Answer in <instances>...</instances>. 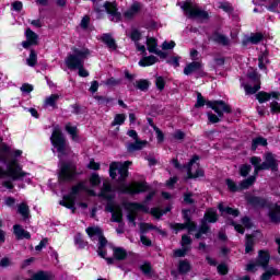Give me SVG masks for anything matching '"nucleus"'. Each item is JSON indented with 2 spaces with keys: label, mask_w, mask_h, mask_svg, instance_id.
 <instances>
[{
  "label": "nucleus",
  "mask_w": 280,
  "mask_h": 280,
  "mask_svg": "<svg viewBox=\"0 0 280 280\" xmlns=\"http://www.w3.org/2000/svg\"><path fill=\"white\" fill-rule=\"evenodd\" d=\"M253 170V167L248 164H243L240 167V175L243 176L244 178H246V176H248V174H250V171Z\"/></svg>",
  "instance_id": "obj_52"
},
{
  "label": "nucleus",
  "mask_w": 280,
  "mask_h": 280,
  "mask_svg": "<svg viewBox=\"0 0 280 280\" xmlns=\"http://www.w3.org/2000/svg\"><path fill=\"white\" fill-rule=\"evenodd\" d=\"M126 121L125 114H117L112 121V126H121Z\"/></svg>",
  "instance_id": "obj_47"
},
{
  "label": "nucleus",
  "mask_w": 280,
  "mask_h": 280,
  "mask_svg": "<svg viewBox=\"0 0 280 280\" xmlns=\"http://www.w3.org/2000/svg\"><path fill=\"white\" fill-rule=\"evenodd\" d=\"M207 106L208 108H212L218 117H224V113H232L231 105L226 104L224 101H208Z\"/></svg>",
  "instance_id": "obj_11"
},
{
  "label": "nucleus",
  "mask_w": 280,
  "mask_h": 280,
  "mask_svg": "<svg viewBox=\"0 0 280 280\" xmlns=\"http://www.w3.org/2000/svg\"><path fill=\"white\" fill-rule=\"evenodd\" d=\"M89 54L91 52L86 48H83V49L74 48L73 54L69 55L66 58V65L68 69L70 70L78 69L79 75L81 78H89V71L84 69V60H86V58L89 57Z\"/></svg>",
  "instance_id": "obj_4"
},
{
  "label": "nucleus",
  "mask_w": 280,
  "mask_h": 280,
  "mask_svg": "<svg viewBox=\"0 0 280 280\" xmlns=\"http://www.w3.org/2000/svg\"><path fill=\"white\" fill-rule=\"evenodd\" d=\"M102 40L113 51H115V49H117V44L115 43V39L110 35L104 34L103 37H102Z\"/></svg>",
  "instance_id": "obj_35"
},
{
  "label": "nucleus",
  "mask_w": 280,
  "mask_h": 280,
  "mask_svg": "<svg viewBox=\"0 0 280 280\" xmlns=\"http://www.w3.org/2000/svg\"><path fill=\"white\" fill-rule=\"evenodd\" d=\"M151 128H153V130L155 131L159 143H163L165 139L163 131H161V129H159V127H156L154 124H151Z\"/></svg>",
  "instance_id": "obj_53"
},
{
  "label": "nucleus",
  "mask_w": 280,
  "mask_h": 280,
  "mask_svg": "<svg viewBox=\"0 0 280 280\" xmlns=\"http://www.w3.org/2000/svg\"><path fill=\"white\" fill-rule=\"evenodd\" d=\"M28 280H49V276L45 271H39L33 275Z\"/></svg>",
  "instance_id": "obj_55"
},
{
  "label": "nucleus",
  "mask_w": 280,
  "mask_h": 280,
  "mask_svg": "<svg viewBox=\"0 0 280 280\" xmlns=\"http://www.w3.org/2000/svg\"><path fill=\"white\" fill-rule=\"evenodd\" d=\"M268 217L270 219V222H272L273 224H279V222H280V202L270 205Z\"/></svg>",
  "instance_id": "obj_13"
},
{
  "label": "nucleus",
  "mask_w": 280,
  "mask_h": 280,
  "mask_svg": "<svg viewBox=\"0 0 280 280\" xmlns=\"http://www.w3.org/2000/svg\"><path fill=\"white\" fill-rule=\"evenodd\" d=\"M271 97H279V93L272 92L271 94H268L266 92H260L256 95V98L260 104H264V102L270 101Z\"/></svg>",
  "instance_id": "obj_26"
},
{
  "label": "nucleus",
  "mask_w": 280,
  "mask_h": 280,
  "mask_svg": "<svg viewBox=\"0 0 280 280\" xmlns=\"http://www.w3.org/2000/svg\"><path fill=\"white\" fill-rule=\"evenodd\" d=\"M156 39L155 38H148L147 39V47H148V51H150V54H154V51H156Z\"/></svg>",
  "instance_id": "obj_48"
},
{
  "label": "nucleus",
  "mask_w": 280,
  "mask_h": 280,
  "mask_svg": "<svg viewBox=\"0 0 280 280\" xmlns=\"http://www.w3.org/2000/svg\"><path fill=\"white\" fill-rule=\"evenodd\" d=\"M130 38L133 40V43H139V40H141V33L137 30H133L131 31Z\"/></svg>",
  "instance_id": "obj_63"
},
{
  "label": "nucleus",
  "mask_w": 280,
  "mask_h": 280,
  "mask_svg": "<svg viewBox=\"0 0 280 280\" xmlns=\"http://www.w3.org/2000/svg\"><path fill=\"white\" fill-rule=\"evenodd\" d=\"M219 211H221V213H226L228 215H233V218H237V215H240V210L233 209L231 207L224 208L222 203L219 205Z\"/></svg>",
  "instance_id": "obj_33"
},
{
  "label": "nucleus",
  "mask_w": 280,
  "mask_h": 280,
  "mask_svg": "<svg viewBox=\"0 0 280 280\" xmlns=\"http://www.w3.org/2000/svg\"><path fill=\"white\" fill-rule=\"evenodd\" d=\"M248 202L254 207H266V199L260 197H252L248 199Z\"/></svg>",
  "instance_id": "obj_39"
},
{
  "label": "nucleus",
  "mask_w": 280,
  "mask_h": 280,
  "mask_svg": "<svg viewBox=\"0 0 280 280\" xmlns=\"http://www.w3.org/2000/svg\"><path fill=\"white\" fill-rule=\"evenodd\" d=\"M80 191H88L90 196H95V192L93 190H90L86 187L85 182H80L79 184L72 187L71 192L65 196L63 200H61L59 205H61V207H66L67 209H70L72 213H75V198L78 194H80Z\"/></svg>",
  "instance_id": "obj_5"
},
{
  "label": "nucleus",
  "mask_w": 280,
  "mask_h": 280,
  "mask_svg": "<svg viewBox=\"0 0 280 280\" xmlns=\"http://www.w3.org/2000/svg\"><path fill=\"white\" fill-rule=\"evenodd\" d=\"M148 231H156L160 235H165V232L152 223H140V233H148Z\"/></svg>",
  "instance_id": "obj_24"
},
{
  "label": "nucleus",
  "mask_w": 280,
  "mask_h": 280,
  "mask_svg": "<svg viewBox=\"0 0 280 280\" xmlns=\"http://www.w3.org/2000/svg\"><path fill=\"white\" fill-rule=\"evenodd\" d=\"M94 98L97 101L100 106H108V104H112L113 102V98L108 96H95Z\"/></svg>",
  "instance_id": "obj_46"
},
{
  "label": "nucleus",
  "mask_w": 280,
  "mask_h": 280,
  "mask_svg": "<svg viewBox=\"0 0 280 280\" xmlns=\"http://www.w3.org/2000/svg\"><path fill=\"white\" fill-rule=\"evenodd\" d=\"M155 62H159V59L154 56L144 57L139 61L140 67H151V65H155Z\"/></svg>",
  "instance_id": "obj_36"
},
{
  "label": "nucleus",
  "mask_w": 280,
  "mask_h": 280,
  "mask_svg": "<svg viewBox=\"0 0 280 280\" xmlns=\"http://www.w3.org/2000/svg\"><path fill=\"white\" fill-rule=\"evenodd\" d=\"M260 89H261V86L259 84H256L254 86H250L248 84L244 85L246 95H255V93H257V91H259Z\"/></svg>",
  "instance_id": "obj_43"
},
{
  "label": "nucleus",
  "mask_w": 280,
  "mask_h": 280,
  "mask_svg": "<svg viewBox=\"0 0 280 280\" xmlns=\"http://www.w3.org/2000/svg\"><path fill=\"white\" fill-rule=\"evenodd\" d=\"M180 244L184 248H191V237L188 235H183Z\"/></svg>",
  "instance_id": "obj_56"
},
{
  "label": "nucleus",
  "mask_w": 280,
  "mask_h": 280,
  "mask_svg": "<svg viewBox=\"0 0 280 280\" xmlns=\"http://www.w3.org/2000/svg\"><path fill=\"white\" fill-rule=\"evenodd\" d=\"M219 8L223 12H233V5H231L229 2H220Z\"/></svg>",
  "instance_id": "obj_61"
},
{
  "label": "nucleus",
  "mask_w": 280,
  "mask_h": 280,
  "mask_svg": "<svg viewBox=\"0 0 280 280\" xmlns=\"http://www.w3.org/2000/svg\"><path fill=\"white\" fill-rule=\"evenodd\" d=\"M100 196H102V198H105L106 200H112L113 188L110 187V183L104 182Z\"/></svg>",
  "instance_id": "obj_23"
},
{
  "label": "nucleus",
  "mask_w": 280,
  "mask_h": 280,
  "mask_svg": "<svg viewBox=\"0 0 280 280\" xmlns=\"http://www.w3.org/2000/svg\"><path fill=\"white\" fill-rule=\"evenodd\" d=\"M252 165H254V175L257 176L259 172H261L264 168H261V158L258 156H252L250 161Z\"/></svg>",
  "instance_id": "obj_32"
},
{
  "label": "nucleus",
  "mask_w": 280,
  "mask_h": 280,
  "mask_svg": "<svg viewBox=\"0 0 280 280\" xmlns=\"http://www.w3.org/2000/svg\"><path fill=\"white\" fill-rule=\"evenodd\" d=\"M74 244H77L79 248H85V246H89V242L84 241V238L82 237V234H77L74 236Z\"/></svg>",
  "instance_id": "obj_44"
},
{
  "label": "nucleus",
  "mask_w": 280,
  "mask_h": 280,
  "mask_svg": "<svg viewBox=\"0 0 280 280\" xmlns=\"http://www.w3.org/2000/svg\"><path fill=\"white\" fill-rule=\"evenodd\" d=\"M191 270V264L189 260H179L178 264V272L179 275H187Z\"/></svg>",
  "instance_id": "obj_31"
},
{
  "label": "nucleus",
  "mask_w": 280,
  "mask_h": 280,
  "mask_svg": "<svg viewBox=\"0 0 280 280\" xmlns=\"http://www.w3.org/2000/svg\"><path fill=\"white\" fill-rule=\"evenodd\" d=\"M105 211L112 213V222H117L118 224H121L124 220V212L119 205L108 203L105 208Z\"/></svg>",
  "instance_id": "obj_12"
},
{
  "label": "nucleus",
  "mask_w": 280,
  "mask_h": 280,
  "mask_svg": "<svg viewBox=\"0 0 280 280\" xmlns=\"http://www.w3.org/2000/svg\"><path fill=\"white\" fill-rule=\"evenodd\" d=\"M90 183L91 185H93V187H97V185H100L101 180H100V175L97 174H92L91 178H90Z\"/></svg>",
  "instance_id": "obj_64"
},
{
  "label": "nucleus",
  "mask_w": 280,
  "mask_h": 280,
  "mask_svg": "<svg viewBox=\"0 0 280 280\" xmlns=\"http://www.w3.org/2000/svg\"><path fill=\"white\" fill-rule=\"evenodd\" d=\"M140 269L143 272V275H145L147 277H152V265H150L149 262H144L140 267Z\"/></svg>",
  "instance_id": "obj_54"
},
{
  "label": "nucleus",
  "mask_w": 280,
  "mask_h": 280,
  "mask_svg": "<svg viewBox=\"0 0 280 280\" xmlns=\"http://www.w3.org/2000/svg\"><path fill=\"white\" fill-rule=\"evenodd\" d=\"M247 78H249V80H253L254 82H259L261 75L257 72V70L250 68L247 72Z\"/></svg>",
  "instance_id": "obj_45"
},
{
  "label": "nucleus",
  "mask_w": 280,
  "mask_h": 280,
  "mask_svg": "<svg viewBox=\"0 0 280 280\" xmlns=\"http://www.w3.org/2000/svg\"><path fill=\"white\" fill-rule=\"evenodd\" d=\"M66 130L71 135L73 141H78V127H73L71 124H68L66 126Z\"/></svg>",
  "instance_id": "obj_49"
},
{
  "label": "nucleus",
  "mask_w": 280,
  "mask_h": 280,
  "mask_svg": "<svg viewBox=\"0 0 280 280\" xmlns=\"http://www.w3.org/2000/svg\"><path fill=\"white\" fill-rule=\"evenodd\" d=\"M258 266H261L262 268H268V264L270 262V253L266 250H260L258 253Z\"/></svg>",
  "instance_id": "obj_22"
},
{
  "label": "nucleus",
  "mask_w": 280,
  "mask_h": 280,
  "mask_svg": "<svg viewBox=\"0 0 280 280\" xmlns=\"http://www.w3.org/2000/svg\"><path fill=\"white\" fill-rule=\"evenodd\" d=\"M26 40L33 45H38V34H36L31 28H27L25 32Z\"/></svg>",
  "instance_id": "obj_34"
},
{
  "label": "nucleus",
  "mask_w": 280,
  "mask_h": 280,
  "mask_svg": "<svg viewBox=\"0 0 280 280\" xmlns=\"http://www.w3.org/2000/svg\"><path fill=\"white\" fill-rule=\"evenodd\" d=\"M8 154H10V147L2 144L0 149V161L1 163L8 164Z\"/></svg>",
  "instance_id": "obj_37"
},
{
  "label": "nucleus",
  "mask_w": 280,
  "mask_h": 280,
  "mask_svg": "<svg viewBox=\"0 0 280 280\" xmlns=\"http://www.w3.org/2000/svg\"><path fill=\"white\" fill-rule=\"evenodd\" d=\"M136 89H139V91H148V89H150V81L145 79L136 81Z\"/></svg>",
  "instance_id": "obj_41"
},
{
  "label": "nucleus",
  "mask_w": 280,
  "mask_h": 280,
  "mask_svg": "<svg viewBox=\"0 0 280 280\" xmlns=\"http://www.w3.org/2000/svg\"><path fill=\"white\" fill-rule=\"evenodd\" d=\"M280 270L273 267H270L265 273L261 275L260 280H270L272 277H279Z\"/></svg>",
  "instance_id": "obj_28"
},
{
  "label": "nucleus",
  "mask_w": 280,
  "mask_h": 280,
  "mask_svg": "<svg viewBox=\"0 0 280 280\" xmlns=\"http://www.w3.org/2000/svg\"><path fill=\"white\" fill-rule=\"evenodd\" d=\"M261 40H264V35L261 33H255L243 42V44L248 45V43H252V45H257L258 43H261Z\"/></svg>",
  "instance_id": "obj_30"
},
{
  "label": "nucleus",
  "mask_w": 280,
  "mask_h": 280,
  "mask_svg": "<svg viewBox=\"0 0 280 280\" xmlns=\"http://www.w3.org/2000/svg\"><path fill=\"white\" fill-rule=\"evenodd\" d=\"M20 91H22V93H25L26 95H30V93H32V91H34V85H32L30 83H24L20 88Z\"/></svg>",
  "instance_id": "obj_59"
},
{
  "label": "nucleus",
  "mask_w": 280,
  "mask_h": 280,
  "mask_svg": "<svg viewBox=\"0 0 280 280\" xmlns=\"http://www.w3.org/2000/svg\"><path fill=\"white\" fill-rule=\"evenodd\" d=\"M26 62L28 67H36V63L38 62V57L34 49L31 50L30 57L26 59Z\"/></svg>",
  "instance_id": "obj_42"
},
{
  "label": "nucleus",
  "mask_w": 280,
  "mask_h": 280,
  "mask_svg": "<svg viewBox=\"0 0 280 280\" xmlns=\"http://www.w3.org/2000/svg\"><path fill=\"white\" fill-rule=\"evenodd\" d=\"M18 213L22 215L23 220H28L30 219V206L27 203L22 202L18 205Z\"/></svg>",
  "instance_id": "obj_29"
},
{
  "label": "nucleus",
  "mask_w": 280,
  "mask_h": 280,
  "mask_svg": "<svg viewBox=\"0 0 280 280\" xmlns=\"http://www.w3.org/2000/svg\"><path fill=\"white\" fill-rule=\"evenodd\" d=\"M279 164H277V160H275V156L271 153H268L266 155L265 162L261 163L260 170H272L273 172L277 171V167Z\"/></svg>",
  "instance_id": "obj_18"
},
{
  "label": "nucleus",
  "mask_w": 280,
  "mask_h": 280,
  "mask_svg": "<svg viewBox=\"0 0 280 280\" xmlns=\"http://www.w3.org/2000/svg\"><path fill=\"white\" fill-rule=\"evenodd\" d=\"M50 141L54 148H56L58 158L60 159L59 180H73L75 176V164L62 163V158L71 152V148L67 144V140L65 139V136H62V131L59 127L54 128Z\"/></svg>",
  "instance_id": "obj_1"
},
{
  "label": "nucleus",
  "mask_w": 280,
  "mask_h": 280,
  "mask_svg": "<svg viewBox=\"0 0 280 280\" xmlns=\"http://www.w3.org/2000/svg\"><path fill=\"white\" fill-rule=\"evenodd\" d=\"M259 145H262V147L268 145V140H266V138L264 137H258L252 141V150L254 151L257 150Z\"/></svg>",
  "instance_id": "obj_38"
},
{
  "label": "nucleus",
  "mask_w": 280,
  "mask_h": 280,
  "mask_svg": "<svg viewBox=\"0 0 280 280\" xmlns=\"http://www.w3.org/2000/svg\"><path fill=\"white\" fill-rule=\"evenodd\" d=\"M130 165H132L130 161H126L125 163L113 162L109 165L110 178H117V174L119 175L118 191H120V194H142L143 191H148L147 183H132L130 185L124 183V180L128 178V167H130Z\"/></svg>",
  "instance_id": "obj_2"
},
{
  "label": "nucleus",
  "mask_w": 280,
  "mask_h": 280,
  "mask_svg": "<svg viewBox=\"0 0 280 280\" xmlns=\"http://www.w3.org/2000/svg\"><path fill=\"white\" fill-rule=\"evenodd\" d=\"M96 12H107L109 15V21H113L114 23H119L121 21V13L117 11V4L115 2H105L101 7L95 8Z\"/></svg>",
  "instance_id": "obj_9"
},
{
  "label": "nucleus",
  "mask_w": 280,
  "mask_h": 280,
  "mask_svg": "<svg viewBox=\"0 0 280 280\" xmlns=\"http://www.w3.org/2000/svg\"><path fill=\"white\" fill-rule=\"evenodd\" d=\"M148 145V141L145 140H135V142H128L126 148L127 152L132 153V152H139V150H143Z\"/></svg>",
  "instance_id": "obj_17"
},
{
  "label": "nucleus",
  "mask_w": 280,
  "mask_h": 280,
  "mask_svg": "<svg viewBox=\"0 0 280 280\" xmlns=\"http://www.w3.org/2000/svg\"><path fill=\"white\" fill-rule=\"evenodd\" d=\"M155 85L159 89V91H163V89H165V79H163V77H156Z\"/></svg>",
  "instance_id": "obj_60"
},
{
  "label": "nucleus",
  "mask_w": 280,
  "mask_h": 280,
  "mask_svg": "<svg viewBox=\"0 0 280 280\" xmlns=\"http://www.w3.org/2000/svg\"><path fill=\"white\" fill-rule=\"evenodd\" d=\"M143 8V4L139 1H135L130 8L124 13L125 19H135L139 12H141V9Z\"/></svg>",
  "instance_id": "obj_15"
},
{
  "label": "nucleus",
  "mask_w": 280,
  "mask_h": 280,
  "mask_svg": "<svg viewBox=\"0 0 280 280\" xmlns=\"http://www.w3.org/2000/svg\"><path fill=\"white\" fill-rule=\"evenodd\" d=\"M13 233L16 240H31L32 237V234H30V232L25 231V229L19 224L13 225Z\"/></svg>",
  "instance_id": "obj_19"
},
{
  "label": "nucleus",
  "mask_w": 280,
  "mask_h": 280,
  "mask_svg": "<svg viewBox=\"0 0 280 280\" xmlns=\"http://www.w3.org/2000/svg\"><path fill=\"white\" fill-rule=\"evenodd\" d=\"M171 228L175 231V233H178V231H185V229H188L189 233H191L196 230V223L190 220L185 223L172 224Z\"/></svg>",
  "instance_id": "obj_16"
},
{
  "label": "nucleus",
  "mask_w": 280,
  "mask_h": 280,
  "mask_svg": "<svg viewBox=\"0 0 280 280\" xmlns=\"http://www.w3.org/2000/svg\"><path fill=\"white\" fill-rule=\"evenodd\" d=\"M226 185L230 191H240V186H237V184H235V182L232 179H226Z\"/></svg>",
  "instance_id": "obj_62"
},
{
  "label": "nucleus",
  "mask_w": 280,
  "mask_h": 280,
  "mask_svg": "<svg viewBox=\"0 0 280 280\" xmlns=\"http://www.w3.org/2000/svg\"><path fill=\"white\" fill-rule=\"evenodd\" d=\"M255 180H257V175L249 176L248 178L241 182L238 185L240 191H242V189H248L249 187H253V185H255Z\"/></svg>",
  "instance_id": "obj_27"
},
{
  "label": "nucleus",
  "mask_w": 280,
  "mask_h": 280,
  "mask_svg": "<svg viewBox=\"0 0 280 280\" xmlns=\"http://www.w3.org/2000/svg\"><path fill=\"white\" fill-rule=\"evenodd\" d=\"M130 209H132V211L127 214V220L132 224V226H137V222L135 221L137 220L136 211L143 209V206H141V203H131Z\"/></svg>",
  "instance_id": "obj_20"
},
{
  "label": "nucleus",
  "mask_w": 280,
  "mask_h": 280,
  "mask_svg": "<svg viewBox=\"0 0 280 280\" xmlns=\"http://www.w3.org/2000/svg\"><path fill=\"white\" fill-rule=\"evenodd\" d=\"M210 40L217 45H221L222 47H229V45H231V39L226 35L219 32H214L211 35Z\"/></svg>",
  "instance_id": "obj_14"
},
{
  "label": "nucleus",
  "mask_w": 280,
  "mask_h": 280,
  "mask_svg": "<svg viewBox=\"0 0 280 280\" xmlns=\"http://www.w3.org/2000/svg\"><path fill=\"white\" fill-rule=\"evenodd\" d=\"M85 231L90 240H92V242H98L97 254L103 259H106L109 266L115 264V259H117L118 261H124V259L128 257V253L126 252V249L121 247H114L113 248L114 258L113 257L106 258V250H104V248L106 244H108V241L106 240V237H104V233L102 232V229L92 226V228H88Z\"/></svg>",
  "instance_id": "obj_3"
},
{
  "label": "nucleus",
  "mask_w": 280,
  "mask_h": 280,
  "mask_svg": "<svg viewBox=\"0 0 280 280\" xmlns=\"http://www.w3.org/2000/svg\"><path fill=\"white\" fill-rule=\"evenodd\" d=\"M280 8V0H273L269 5H267V10L269 12H277Z\"/></svg>",
  "instance_id": "obj_58"
},
{
  "label": "nucleus",
  "mask_w": 280,
  "mask_h": 280,
  "mask_svg": "<svg viewBox=\"0 0 280 280\" xmlns=\"http://www.w3.org/2000/svg\"><path fill=\"white\" fill-rule=\"evenodd\" d=\"M255 246V238L250 235L246 236V242H245V253H253V248Z\"/></svg>",
  "instance_id": "obj_40"
},
{
  "label": "nucleus",
  "mask_w": 280,
  "mask_h": 280,
  "mask_svg": "<svg viewBox=\"0 0 280 280\" xmlns=\"http://www.w3.org/2000/svg\"><path fill=\"white\" fill-rule=\"evenodd\" d=\"M170 211V208L166 209V211H162L161 209L159 208H153L151 210V213L154 218H156L159 220V218H162L163 215H165V213Z\"/></svg>",
  "instance_id": "obj_57"
},
{
  "label": "nucleus",
  "mask_w": 280,
  "mask_h": 280,
  "mask_svg": "<svg viewBox=\"0 0 280 280\" xmlns=\"http://www.w3.org/2000/svg\"><path fill=\"white\" fill-rule=\"evenodd\" d=\"M182 10H184L188 19H199L200 21L209 19V13H207V11L199 9L198 4L191 2H185L182 5Z\"/></svg>",
  "instance_id": "obj_7"
},
{
  "label": "nucleus",
  "mask_w": 280,
  "mask_h": 280,
  "mask_svg": "<svg viewBox=\"0 0 280 280\" xmlns=\"http://www.w3.org/2000/svg\"><path fill=\"white\" fill-rule=\"evenodd\" d=\"M58 100H60V95L51 94L50 96L45 98L44 107L49 108V106H50L51 108H56V104H57Z\"/></svg>",
  "instance_id": "obj_25"
},
{
  "label": "nucleus",
  "mask_w": 280,
  "mask_h": 280,
  "mask_svg": "<svg viewBox=\"0 0 280 280\" xmlns=\"http://www.w3.org/2000/svg\"><path fill=\"white\" fill-rule=\"evenodd\" d=\"M207 222H210V223L218 222V212H215V210L209 209L205 213V217L201 220V225L199 228V231L195 234V237L197 240H200V237H202V235H206V233H209V224H207Z\"/></svg>",
  "instance_id": "obj_8"
},
{
  "label": "nucleus",
  "mask_w": 280,
  "mask_h": 280,
  "mask_svg": "<svg viewBox=\"0 0 280 280\" xmlns=\"http://www.w3.org/2000/svg\"><path fill=\"white\" fill-rule=\"evenodd\" d=\"M207 100L202 96L200 92L197 93V103L195 104V108H202V106H207Z\"/></svg>",
  "instance_id": "obj_50"
},
{
  "label": "nucleus",
  "mask_w": 280,
  "mask_h": 280,
  "mask_svg": "<svg viewBox=\"0 0 280 280\" xmlns=\"http://www.w3.org/2000/svg\"><path fill=\"white\" fill-rule=\"evenodd\" d=\"M199 160L200 158L195 155L186 166L188 178H200V176H205V172L200 168V164L197 163Z\"/></svg>",
  "instance_id": "obj_10"
},
{
  "label": "nucleus",
  "mask_w": 280,
  "mask_h": 280,
  "mask_svg": "<svg viewBox=\"0 0 280 280\" xmlns=\"http://www.w3.org/2000/svg\"><path fill=\"white\" fill-rule=\"evenodd\" d=\"M191 250V247H182L174 250V257H185Z\"/></svg>",
  "instance_id": "obj_51"
},
{
  "label": "nucleus",
  "mask_w": 280,
  "mask_h": 280,
  "mask_svg": "<svg viewBox=\"0 0 280 280\" xmlns=\"http://www.w3.org/2000/svg\"><path fill=\"white\" fill-rule=\"evenodd\" d=\"M200 69H202V62L192 61L184 68V74L191 75V73H196V71H200Z\"/></svg>",
  "instance_id": "obj_21"
},
{
  "label": "nucleus",
  "mask_w": 280,
  "mask_h": 280,
  "mask_svg": "<svg viewBox=\"0 0 280 280\" xmlns=\"http://www.w3.org/2000/svg\"><path fill=\"white\" fill-rule=\"evenodd\" d=\"M27 176V173L23 172L21 165L16 159H12L7 164V171L0 170V178H11L12 180H23Z\"/></svg>",
  "instance_id": "obj_6"
}]
</instances>
